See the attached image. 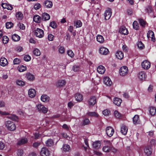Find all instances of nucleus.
<instances>
[{"label": "nucleus", "mask_w": 156, "mask_h": 156, "mask_svg": "<svg viewBox=\"0 0 156 156\" xmlns=\"http://www.w3.org/2000/svg\"><path fill=\"white\" fill-rule=\"evenodd\" d=\"M5 126L6 128L8 130L12 131L16 129V126L12 122L7 121L5 122Z\"/></svg>", "instance_id": "nucleus-1"}, {"label": "nucleus", "mask_w": 156, "mask_h": 156, "mask_svg": "<svg viewBox=\"0 0 156 156\" xmlns=\"http://www.w3.org/2000/svg\"><path fill=\"white\" fill-rule=\"evenodd\" d=\"M36 108L38 112L44 114L46 113L48 111V108L41 104L37 105Z\"/></svg>", "instance_id": "nucleus-2"}, {"label": "nucleus", "mask_w": 156, "mask_h": 156, "mask_svg": "<svg viewBox=\"0 0 156 156\" xmlns=\"http://www.w3.org/2000/svg\"><path fill=\"white\" fill-rule=\"evenodd\" d=\"M34 35L37 37L41 38L43 37L44 36L43 30L40 28H37L34 31Z\"/></svg>", "instance_id": "nucleus-3"}, {"label": "nucleus", "mask_w": 156, "mask_h": 156, "mask_svg": "<svg viewBox=\"0 0 156 156\" xmlns=\"http://www.w3.org/2000/svg\"><path fill=\"white\" fill-rule=\"evenodd\" d=\"M128 68L126 66H123L121 67L119 70V74L121 76H125L126 75L128 72Z\"/></svg>", "instance_id": "nucleus-4"}, {"label": "nucleus", "mask_w": 156, "mask_h": 156, "mask_svg": "<svg viewBox=\"0 0 156 156\" xmlns=\"http://www.w3.org/2000/svg\"><path fill=\"white\" fill-rule=\"evenodd\" d=\"M106 133L109 137L112 136L114 133V129L111 126H108L106 129Z\"/></svg>", "instance_id": "nucleus-5"}, {"label": "nucleus", "mask_w": 156, "mask_h": 156, "mask_svg": "<svg viewBox=\"0 0 156 156\" xmlns=\"http://www.w3.org/2000/svg\"><path fill=\"white\" fill-rule=\"evenodd\" d=\"M112 12L111 9L110 8H108L105 11L104 13V16L106 20H109L112 15Z\"/></svg>", "instance_id": "nucleus-6"}, {"label": "nucleus", "mask_w": 156, "mask_h": 156, "mask_svg": "<svg viewBox=\"0 0 156 156\" xmlns=\"http://www.w3.org/2000/svg\"><path fill=\"white\" fill-rule=\"evenodd\" d=\"M141 66L144 69H148L151 66V63L147 60H145L142 62Z\"/></svg>", "instance_id": "nucleus-7"}, {"label": "nucleus", "mask_w": 156, "mask_h": 156, "mask_svg": "<svg viewBox=\"0 0 156 156\" xmlns=\"http://www.w3.org/2000/svg\"><path fill=\"white\" fill-rule=\"evenodd\" d=\"M40 154L41 156H48L50 154V152L47 148L43 147L41 148Z\"/></svg>", "instance_id": "nucleus-8"}, {"label": "nucleus", "mask_w": 156, "mask_h": 156, "mask_svg": "<svg viewBox=\"0 0 156 156\" xmlns=\"http://www.w3.org/2000/svg\"><path fill=\"white\" fill-rule=\"evenodd\" d=\"M96 102V99L95 97L92 96L88 100V103L90 106H93Z\"/></svg>", "instance_id": "nucleus-9"}, {"label": "nucleus", "mask_w": 156, "mask_h": 156, "mask_svg": "<svg viewBox=\"0 0 156 156\" xmlns=\"http://www.w3.org/2000/svg\"><path fill=\"white\" fill-rule=\"evenodd\" d=\"M100 53L103 55H106L109 52L108 49L104 47H101L99 49Z\"/></svg>", "instance_id": "nucleus-10"}, {"label": "nucleus", "mask_w": 156, "mask_h": 156, "mask_svg": "<svg viewBox=\"0 0 156 156\" xmlns=\"http://www.w3.org/2000/svg\"><path fill=\"white\" fill-rule=\"evenodd\" d=\"M138 77L140 80L143 81L146 78V75L144 72L141 71L139 73Z\"/></svg>", "instance_id": "nucleus-11"}, {"label": "nucleus", "mask_w": 156, "mask_h": 156, "mask_svg": "<svg viewBox=\"0 0 156 156\" xmlns=\"http://www.w3.org/2000/svg\"><path fill=\"white\" fill-rule=\"evenodd\" d=\"M119 31L122 34L124 35H126L128 34L127 29L124 26L121 27L119 30Z\"/></svg>", "instance_id": "nucleus-12"}, {"label": "nucleus", "mask_w": 156, "mask_h": 156, "mask_svg": "<svg viewBox=\"0 0 156 156\" xmlns=\"http://www.w3.org/2000/svg\"><path fill=\"white\" fill-rule=\"evenodd\" d=\"M44 7L47 8H51L52 7L53 4L52 2L48 0L45 1L43 4Z\"/></svg>", "instance_id": "nucleus-13"}, {"label": "nucleus", "mask_w": 156, "mask_h": 156, "mask_svg": "<svg viewBox=\"0 0 156 156\" xmlns=\"http://www.w3.org/2000/svg\"><path fill=\"white\" fill-rule=\"evenodd\" d=\"M36 94V90L34 88H30L28 91L29 96L31 98L34 97Z\"/></svg>", "instance_id": "nucleus-14"}, {"label": "nucleus", "mask_w": 156, "mask_h": 156, "mask_svg": "<svg viewBox=\"0 0 156 156\" xmlns=\"http://www.w3.org/2000/svg\"><path fill=\"white\" fill-rule=\"evenodd\" d=\"M104 82L106 85L110 87L112 83L111 79L108 77H106L104 78Z\"/></svg>", "instance_id": "nucleus-15"}, {"label": "nucleus", "mask_w": 156, "mask_h": 156, "mask_svg": "<svg viewBox=\"0 0 156 156\" xmlns=\"http://www.w3.org/2000/svg\"><path fill=\"white\" fill-rule=\"evenodd\" d=\"M147 36L148 38H151V40L154 41L155 38L154 36V34L152 30H149L147 34Z\"/></svg>", "instance_id": "nucleus-16"}, {"label": "nucleus", "mask_w": 156, "mask_h": 156, "mask_svg": "<svg viewBox=\"0 0 156 156\" xmlns=\"http://www.w3.org/2000/svg\"><path fill=\"white\" fill-rule=\"evenodd\" d=\"M8 63L7 60L4 57H2L0 59V64L3 66H6Z\"/></svg>", "instance_id": "nucleus-17"}, {"label": "nucleus", "mask_w": 156, "mask_h": 156, "mask_svg": "<svg viewBox=\"0 0 156 156\" xmlns=\"http://www.w3.org/2000/svg\"><path fill=\"white\" fill-rule=\"evenodd\" d=\"M97 70L99 73L102 74L105 72V69L104 66L101 65L98 67Z\"/></svg>", "instance_id": "nucleus-18"}, {"label": "nucleus", "mask_w": 156, "mask_h": 156, "mask_svg": "<svg viewBox=\"0 0 156 156\" xmlns=\"http://www.w3.org/2000/svg\"><path fill=\"white\" fill-rule=\"evenodd\" d=\"M128 128L126 126L124 125H122L121 129V133L124 135H125L126 134Z\"/></svg>", "instance_id": "nucleus-19"}, {"label": "nucleus", "mask_w": 156, "mask_h": 156, "mask_svg": "<svg viewBox=\"0 0 156 156\" xmlns=\"http://www.w3.org/2000/svg\"><path fill=\"white\" fill-rule=\"evenodd\" d=\"M101 146V143L100 141H96L94 142L92 144V146L95 149H98Z\"/></svg>", "instance_id": "nucleus-20"}, {"label": "nucleus", "mask_w": 156, "mask_h": 156, "mask_svg": "<svg viewBox=\"0 0 156 156\" xmlns=\"http://www.w3.org/2000/svg\"><path fill=\"white\" fill-rule=\"evenodd\" d=\"M133 120L134 124L135 125L140 123L139 116L138 115H135L133 118Z\"/></svg>", "instance_id": "nucleus-21"}, {"label": "nucleus", "mask_w": 156, "mask_h": 156, "mask_svg": "<svg viewBox=\"0 0 156 156\" xmlns=\"http://www.w3.org/2000/svg\"><path fill=\"white\" fill-rule=\"evenodd\" d=\"M76 100L78 101H82L83 99V95L79 93H77L75 95Z\"/></svg>", "instance_id": "nucleus-22"}, {"label": "nucleus", "mask_w": 156, "mask_h": 156, "mask_svg": "<svg viewBox=\"0 0 156 156\" xmlns=\"http://www.w3.org/2000/svg\"><path fill=\"white\" fill-rule=\"evenodd\" d=\"M42 20L46 21L48 20L50 18L49 15L46 13H44L42 14Z\"/></svg>", "instance_id": "nucleus-23"}, {"label": "nucleus", "mask_w": 156, "mask_h": 156, "mask_svg": "<svg viewBox=\"0 0 156 156\" xmlns=\"http://www.w3.org/2000/svg\"><path fill=\"white\" fill-rule=\"evenodd\" d=\"M116 56L118 59H122L124 57V54L122 51H118L116 53Z\"/></svg>", "instance_id": "nucleus-24"}, {"label": "nucleus", "mask_w": 156, "mask_h": 156, "mask_svg": "<svg viewBox=\"0 0 156 156\" xmlns=\"http://www.w3.org/2000/svg\"><path fill=\"white\" fill-rule=\"evenodd\" d=\"M66 84V81L64 80H61L58 81L56 83V86L58 87H63Z\"/></svg>", "instance_id": "nucleus-25"}, {"label": "nucleus", "mask_w": 156, "mask_h": 156, "mask_svg": "<svg viewBox=\"0 0 156 156\" xmlns=\"http://www.w3.org/2000/svg\"><path fill=\"white\" fill-rule=\"evenodd\" d=\"M122 101V100L120 98H115L114 99L113 102L116 105L118 106H119L120 105Z\"/></svg>", "instance_id": "nucleus-26"}, {"label": "nucleus", "mask_w": 156, "mask_h": 156, "mask_svg": "<svg viewBox=\"0 0 156 156\" xmlns=\"http://www.w3.org/2000/svg\"><path fill=\"white\" fill-rule=\"evenodd\" d=\"M49 97L46 95H42L41 97V100L43 102H48L49 101Z\"/></svg>", "instance_id": "nucleus-27"}, {"label": "nucleus", "mask_w": 156, "mask_h": 156, "mask_svg": "<svg viewBox=\"0 0 156 156\" xmlns=\"http://www.w3.org/2000/svg\"><path fill=\"white\" fill-rule=\"evenodd\" d=\"M42 19L39 16L36 15L33 17V20L36 23H40Z\"/></svg>", "instance_id": "nucleus-28"}, {"label": "nucleus", "mask_w": 156, "mask_h": 156, "mask_svg": "<svg viewBox=\"0 0 156 156\" xmlns=\"http://www.w3.org/2000/svg\"><path fill=\"white\" fill-rule=\"evenodd\" d=\"M149 112L151 115H154L156 114V108L155 107L151 106L149 109Z\"/></svg>", "instance_id": "nucleus-29"}, {"label": "nucleus", "mask_w": 156, "mask_h": 156, "mask_svg": "<svg viewBox=\"0 0 156 156\" xmlns=\"http://www.w3.org/2000/svg\"><path fill=\"white\" fill-rule=\"evenodd\" d=\"M26 77L27 79L30 81H32L34 79V75L30 73H27Z\"/></svg>", "instance_id": "nucleus-30"}, {"label": "nucleus", "mask_w": 156, "mask_h": 156, "mask_svg": "<svg viewBox=\"0 0 156 156\" xmlns=\"http://www.w3.org/2000/svg\"><path fill=\"white\" fill-rule=\"evenodd\" d=\"M28 141L27 138H23L21 139L18 142L17 144L19 145H22L26 143Z\"/></svg>", "instance_id": "nucleus-31"}, {"label": "nucleus", "mask_w": 156, "mask_h": 156, "mask_svg": "<svg viewBox=\"0 0 156 156\" xmlns=\"http://www.w3.org/2000/svg\"><path fill=\"white\" fill-rule=\"evenodd\" d=\"M96 39L97 41L101 43H102L104 41V39L103 37L100 35H97Z\"/></svg>", "instance_id": "nucleus-32"}, {"label": "nucleus", "mask_w": 156, "mask_h": 156, "mask_svg": "<svg viewBox=\"0 0 156 156\" xmlns=\"http://www.w3.org/2000/svg\"><path fill=\"white\" fill-rule=\"evenodd\" d=\"M45 144L47 146L51 147L54 145V142L52 139H49L46 141Z\"/></svg>", "instance_id": "nucleus-33"}, {"label": "nucleus", "mask_w": 156, "mask_h": 156, "mask_svg": "<svg viewBox=\"0 0 156 156\" xmlns=\"http://www.w3.org/2000/svg\"><path fill=\"white\" fill-rule=\"evenodd\" d=\"M70 150L69 146L67 144H64L63 145L62 150L64 152L69 151Z\"/></svg>", "instance_id": "nucleus-34"}, {"label": "nucleus", "mask_w": 156, "mask_h": 156, "mask_svg": "<svg viewBox=\"0 0 156 156\" xmlns=\"http://www.w3.org/2000/svg\"><path fill=\"white\" fill-rule=\"evenodd\" d=\"M12 38L13 40L16 41H19L20 39V37L16 34L12 35Z\"/></svg>", "instance_id": "nucleus-35"}, {"label": "nucleus", "mask_w": 156, "mask_h": 156, "mask_svg": "<svg viewBox=\"0 0 156 156\" xmlns=\"http://www.w3.org/2000/svg\"><path fill=\"white\" fill-rule=\"evenodd\" d=\"M145 11L149 13L153 12V9L151 5H148L146 7Z\"/></svg>", "instance_id": "nucleus-36"}, {"label": "nucleus", "mask_w": 156, "mask_h": 156, "mask_svg": "<svg viewBox=\"0 0 156 156\" xmlns=\"http://www.w3.org/2000/svg\"><path fill=\"white\" fill-rule=\"evenodd\" d=\"M87 114L89 116L96 117H98V114L95 112H89Z\"/></svg>", "instance_id": "nucleus-37"}, {"label": "nucleus", "mask_w": 156, "mask_h": 156, "mask_svg": "<svg viewBox=\"0 0 156 156\" xmlns=\"http://www.w3.org/2000/svg\"><path fill=\"white\" fill-rule=\"evenodd\" d=\"M18 69L20 72H23L26 70L27 68L26 66L21 65L18 67Z\"/></svg>", "instance_id": "nucleus-38"}, {"label": "nucleus", "mask_w": 156, "mask_h": 156, "mask_svg": "<svg viewBox=\"0 0 156 156\" xmlns=\"http://www.w3.org/2000/svg\"><path fill=\"white\" fill-rule=\"evenodd\" d=\"M16 16L18 20H22L23 18V14L21 12H18L16 13Z\"/></svg>", "instance_id": "nucleus-39"}, {"label": "nucleus", "mask_w": 156, "mask_h": 156, "mask_svg": "<svg viewBox=\"0 0 156 156\" xmlns=\"http://www.w3.org/2000/svg\"><path fill=\"white\" fill-rule=\"evenodd\" d=\"M114 115L117 118L120 119L122 116L121 113H119L117 111L115 110L114 112Z\"/></svg>", "instance_id": "nucleus-40"}, {"label": "nucleus", "mask_w": 156, "mask_h": 156, "mask_svg": "<svg viewBox=\"0 0 156 156\" xmlns=\"http://www.w3.org/2000/svg\"><path fill=\"white\" fill-rule=\"evenodd\" d=\"M133 28L134 29H135L137 30L139 29V25L138 24V23L136 21H134L133 24Z\"/></svg>", "instance_id": "nucleus-41"}, {"label": "nucleus", "mask_w": 156, "mask_h": 156, "mask_svg": "<svg viewBox=\"0 0 156 156\" xmlns=\"http://www.w3.org/2000/svg\"><path fill=\"white\" fill-rule=\"evenodd\" d=\"M8 118L13 120L17 121L18 118L15 115H11L8 116Z\"/></svg>", "instance_id": "nucleus-42"}, {"label": "nucleus", "mask_w": 156, "mask_h": 156, "mask_svg": "<svg viewBox=\"0 0 156 156\" xmlns=\"http://www.w3.org/2000/svg\"><path fill=\"white\" fill-rule=\"evenodd\" d=\"M3 43L4 44H6L9 41V39L7 36H4L2 39Z\"/></svg>", "instance_id": "nucleus-43"}, {"label": "nucleus", "mask_w": 156, "mask_h": 156, "mask_svg": "<svg viewBox=\"0 0 156 156\" xmlns=\"http://www.w3.org/2000/svg\"><path fill=\"white\" fill-rule=\"evenodd\" d=\"M103 150L104 152H108L111 151V149L110 147L108 146H105L103 147Z\"/></svg>", "instance_id": "nucleus-44"}, {"label": "nucleus", "mask_w": 156, "mask_h": 156, "mask_svg": "<svg viewBox=\"0 0 156 156\" xmlns=\"http://www.w3.org/2000/svg\"><path fill=\"white\" fill-rule=\"evenodd\" d=\"M144 151L145 153L148 156H149L151 154V152L149 148H145L144 150Z\"/></svg>", "instance_id": "nucleus-45"}, {"label": "nucleus", "mask_w": 156, "mask_h": 156, "mask_svg": "<svg viewBox=\"0 0 156 156\" xmlns=\"http://www.w3.org/2000/svg\"><path fill=\"white\" fill-rule=\"evenodd\" d=\"M82 24L80 20H78L75 23L74 26H76V27H80L82 26Z\"/></svg>", "instance_id": "nucleus-46"}, {"label": "nucleus", "mask_w": 156, "mask_h": 156, "mask_svg": "<svg viewBox=\"0 0 156 156\" xmlns=\"http://www.w3.org/2000/svg\"><path fill=\"white\" fill-rule=\"evenodd\" d=\"M34 54L36 56H39L41 54L40 51L37 48H35L33 50Z\"/></svg>", "instance_id": "nucleus-47"}, {"label": "nucleus", "mask_w": 156, "mask_h": 156, "mask_svg": "<svg viewBox=\"0 0 156 156\" xmlns=\"http://www.w3.org/2000/svg\"><path fill=\"white\" fill-rule=\"evenodd\" d=\"M13 23L11 22H7L6 23L5 26L7 29L13 27Z\"/></svg>", "instance_id": "nucleus-48"}, {"label": "nucleus", "mask_w": 156, "mask_h": 156, "mask_svg": "<svg viewBox=\"0 0 156 156\" xmlns=\"http://www.w3.org/2000/svg\"><path fill=\"white\" fill-rule=\"evenodd\" d=\"M67 54L71 58H73L74 56V54L72 50H69L67 52Z\"/></svg>", "instance_id": "nucleus-49"}, {"label": "nucleus", "mask_w": 156, "mask_h": 156, "mask_svg": "<svg viewBox=\"0 0 156 156\" xmlns=\"http://www.w3.org/2000/svg\"><path fill=\"white\" fill-rule=\"evenodd\" d=\"M102 113L104 115L107 116L110 114V112L109 110L106 109L103 111Z\"/></svg>", "instance_id": "nucleus-50"}, {"label": "nucleus", "mask_w": 156, "mask_h": 156, "mask_svg": "<svg viewBox=\"0 0 156 156\" xmlns=\"http://www.w3.org/2000/svg\"><path fill=\"white\" fill-rule=\"evenodd\" d=\"M90 121L88 119H85L83 120V125H86L90 123Z\"/></svg>", "instance_id": "nucleus-51"}, {"label": "nucleus", "mask_w": 156, "mask_h": 156, "mask_svg": "<svg viewBox=\"0 0 156 156\" xmlns=\"http://www.w3.org/2000/svg\"><path fill=\"white\" fill-rule=\"evenodd\" d=\"M49 26L54 29H55L57 27L56 23L54 21H52L50 23Z\"/></svg>", "instance_id": "nucleus-52"}, {"label": "nucleus", "mask_w": 156, "mask_h": 156, "mask_svg": "<svg viewBox=\"0 0 156 156\" xmlns=\"http://www.w3.org/2000/svg\"><path fill=\"white\" fill-rule=\"evenodd\" d=\"M137 46L138 48L141 49H143L144 47V45L142 42L141 41H139L138 42Z\"/></svg>", "instance_id": "nucleus-53"}, {"label": "nucleus", "mask_w": 156, "mask_h": 156, "mask_svg": "<svg viewBox=\"0 0 156 156\" xmlns=\"http://www.w3.org/2000/svg\"><path fill=\"white\" fill-rule=\"evenodd\" d=\"M17 84L21 86H23L25 85V82L22 80H18L16 82Z\"/></svg>", "instance_id": "nucleus-54"}, {"label": "nucleus", "mask_w": 156, "mask_h": 156, "mask_svg": "<svg viewBox=\"0 0 156 156\" xmlns=\"http://www.w3.org/2000/svg\"><path fill=\"white\" fill-rule=\"evenodd\" d=\"M139 22L140 25L142 27H144L146 24V22L142 19H139Z\"/></svg>", "instance_id": "nucleus-55"}, {"label": "nucleus", "mask_w": 156, "mask_h": 156, "mask_svg": "<svg viewBox=\"0 0 156 156\" xmlns=\"http://www.w3.org/2000/svg\"><path fill=\"white\" fill-rule=\"evenodd\" d=\"M23 59L25 61L28 62L30 60L31 57L29 55H27L24 56Z\"/></svg>", "instance_id": "nucleus-56"}, {"label": "nucleus", "mask_w": 156, "mask_h": 156, "mask_svg": "<svg viewBox=\"0 0 156 156\" xmlns=\"http://www.w3.org/2000/svg\"><path fill=\"white\" fill-rule=\"evenodd\" d=\"M41 5L39 3L36 4L34 6V8L36 10L39 9L41 7Z\"/></svg>", "instance_id": "nucleus-57"}, {"label": "nucleus", "mask_w": 156, "mask_h": 156, "mask_svg": "<svg viewBox=\"0 0 156 156\" xmlns=\"http://www.w3.org/2000/svg\"><path fill=\"white\" fill-rule=\"evenodd\" d=\"M17 154L18 156H22L23 154V151L22 149H18Z\"/></svg>", "instance_id": "nucleus-58"}, {"label": "nucleus", "mask_w": 156, "mask_h": 156, "mask_svg": "<svg viewBox=\"0 0 156 156\" xmlns=\"http://www.w3.org/2000/svg\"><path fill=\"white\" fill-rule=\"evenodd\" d=\"M20 62V59L18 58H15L13 60V63L14 64H18Z\"/></svg>", "instance_id": "nucleus-59"}, {"label": "nucleus", "mask_w": 156, "mask_h": 156, "mask_svg": "<svg viewBox=\"0 0 156 156\" xmlns=\"http://www.w3.org/2000/svg\"><path fill=\"white\" fill-rule=\"evenodd\" d=\"M40 144V142H35L33 143V146L34 147L37 148Z\"/></svg>", "instance_id": "nucleus-60"}, {"label": "nucleus", "mask_w": 156, "mask_h": 156, "mask_svg": "<svg viewBox=\"0 0 156 156\" xmlns=\"http://www.w3.org/2000/svg\"><path fill=\"white\" fill-rule=\"evenodd\" d=\"M73 69L74 71L76 72L79 70L80 67L79 66L75 65L73 66Z\"/></svg>", "instance_id": "nucleus-61"}, {"label": "nucleus", "mask_w": 156, "mask_h": 156, "mask_svg": "<svg viewBox=\"0 0 156 156\" xmlns=\"http://www.w3.org/2000/svg\"><path fill=\"white\" fill-rule=\"evenodd\" d=\"M59 52L61 54H63L64 52L65 49L63 47H60L59 49Z\"/></svg>", "instance_id": "nucleus-62"}, {"label": "nucleus", "mask_w": 156, "mask_h": 156, "mask_svg": "<svg viewBox=\"0 0 156 156\" xmlns=\"http://www.w3.org/2000/svg\"><path fill=\"white\" fill-rule=\"evenodd\" d=\"M5 144L2 141H0V150H2L5 147Z\"/></svg>", "instance_id": "nucleus-63"}, {"label": "nucleus", "mask_w": 156, "mask_h": 156, "mask_svg": "<svg viewBox=\"0 0 156 156\" xmlns=\"http://www.w3.org/2000/svg\"><path fill=\"white\" fill-rule=\"evenodd\" d=\"M54 36L50 34L48 35V39L50 41H52L53 39Z\"/></svg>", "instance_id": "nucleus-64"}]
</instances>
